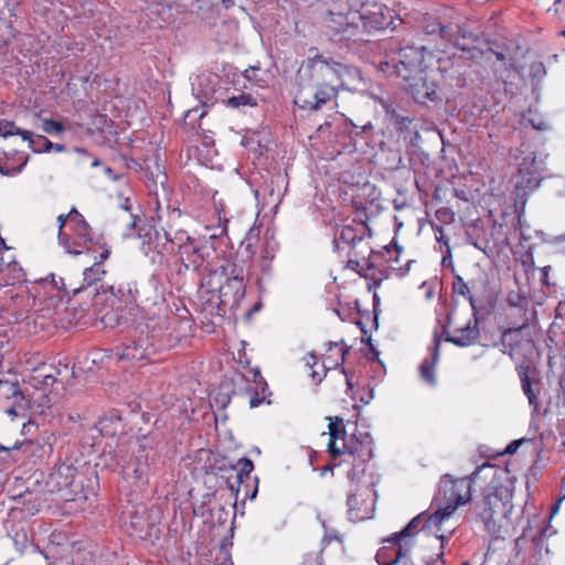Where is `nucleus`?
<instances>
[{"label":"nucleus","mask_w":565,"mask_h":565,"mask_svg":"<svg viewBox=\"0 0 565 565\" xmlns=\"http://www.w3.org/2000/svg\"><path fill=\"white\" fill-rule=\"evenodd\" d=\"M425 51V45L401 47L397 56L392 58L396 76L403 81H409L413 73L427 68Z\"/></svg>","instance_id":"0eeeda50"},{"label":"nucleus","mask_w":565,"mask_h":565,"mask_svg":"<svg viewBox=\"0 0 565 565\" xmlns=\"http://www.w3.org/2000/svg\"><path fill=\"white\" fill-rule=\"evenodd\" d=\"M109 291L119 300H124L126 296L134 297V295L137 292V288L135 284L127 282L119 284L117 287L111 285L109 286Z\"/></svg>","instance_id":"473e14b6"},{"label":"nucleus","mask_w":565,"mask_h":565,"mask_svg":"<svg viewBox=\"0 0 565 565\" xmlns=\"http://www.w3.org/2000/svg\"><path fill=\"white\" fill-rule=\"evenodd\" d=\"M447 342H450L457 347L465 348L477 342L479 338V327L477 315L473 313V320H470L465 327L458 328L450 334L445 329Z\"/></svg>","instance_id":"ddd939ff"},{"label":"nucleus","mask_w":565,"mask_h":565,"mask_svg":"<svg viewBox=\"0 0 565 565\" xmlns=\"http://www.w3.org/2000/svg\"><path fill=\"white\" fill-rule=\"evenodd\" d=\"M164 236L168 242L179 247V253L181 252L182 246H185L189 242H193L192 237L182 230L174 232L173 235L170 231H164Z\"/></svg>","instance_id":"c756f323"},{"label":"nucleus","mask_w":565,"mask_h":565,"mask_svg":"<svg viewBox=\"0 0 565 565\" xmlns=\"http://www.w3.org/2000/svg\"><path fill=\"white\" fill-rule=\"evenodd\" d=\"M343 342H330L329 343V351H332L333 349H337L339 351L340 361H337L333 366L342 365L345 361V355L349 352V348L342 347Z\"/></svg>","instance_id":"f704fd0d"},{"label":"nucleus","mask_w":565,"mask_h":565,"mask_svg":"<svg viewBox=\"0 0 565 565\" xmlns=\"http://www.w3.org/2000/svg\"><path fill=\"white\" fill-rule=\"evenodd\" d=\"M445 62H446V61H444L441 57H439V58H438V71H439L440 73L446 72V67L444 66V63H445Z\"/></svg>","instance_id":"8fccbe9b"},{"label":"nucleus","mask_w":565,"mask_h":565,"mask_svg":"<svg viewBox=\"0 0 565 565\" xmlns=\"http://www.w3.org/2000/svg\"><path fill=\"white\" fill-rule=\"evenodd\" d=\"M226 223H227V220H225L223 223L220 222V224H218L220 233L212 234L211 237L213 238V237L222 236V235L226 234V232H227Z\"/></svg>","instance_id":"a18cd8bd"},{"label":"nucleus","mask_w":565,"mask_h":565,"mask_svg":"<svg viewBox=\"0 0 565 565\" xmlns=\"http://www.w3.org/2000/svg\"><path fill=\"white\" fill-rule=\"evenodd\" d=\"M72 217L73 223L68 230L70 247H62L67 254L72 255H81L92 250L95 243L93 228L76 207H72Z\"/></svg>","instance_id":"6e6552de"},{"label":"nucleus","mask_w":565,"mask_h":565,"mask_svg":"<svg viewBox=\"0 0 565 565\" xmlns=\"http://www.w3.org/2000/svg\"><path fill=\"white\" fill-rule=\"evenodd\" d=\"M526 237L521 232V242L514 249V284L515 289H510L507 302L514 315L522 317L518 327H511L502 333L503 352L518 364V373L521 379L522 390L530 399V329L526 317L530 303V252L525 249ZM513 312L509 315L512 318Z\"/></svg>","instance_id":"f257e3e1"},{"label":"nucleus","mask_w":565,"mask_h":565,"mask_svg":"<svg viewBox=\"0 0 565 565\" xmlns=\"http://www.w3.org/2000/svg\"><path fill=\"white\" fill-rule=\"evenodd\" d=\"M97 428L102 435L115 436L122 430L121 418L116 413H110L98 420Z\"/></svg>","instance_id":"412c9836"},{"label":"nucleus","mask_w":565,"mask_h":565,"mask_svg":"<svg viewBox=\"0 0 565 565\" xmlns=\"http://www.w3.org/2000/svg\"><path fill=\"white\" fill-rule=\"evenodd\" d=\"M359 266H360V263H359L358 260H352V259H350V260H349V267H350V268L355 269V268H358Z\"/></svg>","instance_id":"5fc2aeb1"},{"label":"nucleus","mask_w":565,"mask_h":565,"mask_svg":"<svg viewBox=\"0 0 565 565\" xmlns=\"http://www.w3.org/2000/svg\"><path fill=\"white\" fill-rule=\"evenodd\" d=\"M531 162H532V166H533L534 162H535V157L534 156L532 157Z\"/></svg>","instance_id":"69168bd1"},{"label":"nucleus","mask_w":565,"mask_h":565,"mask_svg":"<svg viewBox=\"0 0 565 565\" xmlns=\"http://www.w3.org/2000/svg\"><path fill=\"white\" fill-rule=\"evenodd\" d=\"M394 247H395V249H396L397 254L399 255V254H401V252H402V247H401V246H398V245H397V244H395V243H394Z\"/></svg>","instance_id":"bf43d9fd"},{"label":"nucleus","mask_w":565,"mask_h":565,"mask_svg":"<svg viewBox=\"0 0 565 565\" xmlns=\"http://www.w3.org/2000/svg\"><path fill=\"white\" fill-rule=\"evenodd\" d=\"M13 399L12 405L7 409L9 414H19L21 411L34 408L35 397L26 390L19 388L17 381L0 380V401Z\"/></svg>","instance_id":"9d476101"},{"label":"nucleus","mask_w":565,"mask_h":565,"mask_svg":"<svg viewBox=\"0 0 565 565\" xmlns=\"http://www.w3.org/2000/svg\"><path fill=\"white\" fill-rule=\"evenodd\" d=\"M562 490H565V477L562 480ZM565 499V493L559 497L556 502L551 507V511L548 513L547 520L550 521L558 511L562 501Z\"/></svg>","instance_id":"e433bc0d"},{"label":"nucleus","mask_w":565,"mask_h":565,"mask_svg":"<svg viewBox=\"0 0 565 565\" xmlns=\"http://www.w3.org/2000/svg\"><path fill=\"white\" fill-rule=\"evenodd\" d=\"M57 223H58V234H57L58 243L61 246L70 247L68 232L65 231V227H67V230H70L71 224L73 223L72 210L67 214L58 215Z\"/></svg>","instance_id":"393cba45"},{"label":"nucleus","mask_w":565,"mask_h":565,"mask_svg":"<svg viewBox=\"0 0 565 565\" xmlns=\"http://www.w3.org/2000/svg\"><path fill=\"white\" fill-rule=\"evenodd\" d=\"M407 83V89L414 100L418 104L425 105L428 102H436L438 96V84L435 78V72H426V68L413 73Z\"/></svg>","instance_id":"1a4fd4ad"},{"label":"nucleus","mask_w":565,"mask_h":565,"mask_svg":"<svg viewBox=\"0 0 565 565\" xmlns=\"http://www.w3.org/2000/svg\"><path fill=\"white\" fill-rule=\"evenodd\" d=\"M10 263H11V260L6 262L2 257H0V264H4V265L9 266Z\"/></svg>","instance_id":"052dcab7"},{"label":"nucleus","mask_w":565,"mask_h":565,"mask_svg":"<svg viewBox=\"0 0 565 565\" xmlns=\"http://www.w3.org/2000/svg\"><path fill=\"white\" fill-rule=\"evenodd\" d=\"M33 139L34 143L29 142V146L34 152H50L51 150L62 152L65 150L64 145L53 143L44 136H36V138Z\"/></svg>","instance_id":"b1692460"},{"label":"nucleus","mask_w":565,"mask_h":565,"mask_svg":"<svg viewBox=\"0 0 565 565\" xmlns=\"http://www.w3.org/2000/svg\"><path fill=\"white\" fill-rule=\"evenodd\" d=\"M257 376H259V377H260V373H259V371H257V372L255 373V377H257Z\"/></svg>","instance_id":"774afa93"},{"label":"nucleus","mask_w":565,"mask_h":565,"mask_svg":"<svg viewBox=\"0 0 565 565\" xmlns=\"http://www.w3.org/2000/svg\"><path fill=\"white\" fill-rule=\"evenodd\" d=\"M550 269H551L550 266H544L539 269L540 270V281L542 282L543 286H546V287L551 286V282L548 281Z\"/></svg>","instance_id":"58836bf2"},{"label":"nucleus","mask_w":565,"mask_h":565,"mask_svg":"<svg viewBox=\"0 0 565 565\" xmlns=\"http://www.w3.org/2000/svg\"><path fill=\"white\" fill-rule=\"evenodd\" d=\"M57 381L52 374H47L44 376V385H53Z\"/></svg>","instance_id":"de8ad7c7"},{"label":"nucleus","mask_w":565,"mask_h":565,"mask_svg":"<svg viewBox=\"0 0 565 565\" xmlns=\"http://www.w3.org/2000/svg\"><path fill=\"white\" fill-rule=\"evenodd\" d=\"M316 363H317L316 356L315 355H310L309 360L307 361V365L309 367H312Z\"/></svg>","instance_id":"864d4df0"},{"label":"nucleus","mask_w":565,"mask_h":565,"mask_svg":"<svg viewBox=\"0 0 565 565\" xmlns=\"http://www.w3.org/2000/svg\"><path fill=\"white\" fill-rule=\"evenodd\" d=\"M532 129H536L540 131L550 130L551 124H550V121H547L545 119L532 118Z\"/></svg>","instance_id":"4c0bfd02"},{"label":"nucleus","mask_w":565,"mask_h":565,"mask_svg":"<svg viewBox=\"0 0 565 565\" xmlns=\"http://www.w3.org/2000/svg\"><path fill=\"white\" fill-rule=\"evenodd\" d=\"M202 278L209 292H217L222 302H237L245 295V269L233 258H223Z\"/></svg>","instance_id":"7ed1b4c3"},{"label":"nucleus","mask_w":565,"mask_h":565,"mask_svg":"<svg viewBox=\"0 0 565 565\" xmlns=\"http://www.w3.org/2000/svg\"><path fill=\"white\" fill-rule=\"evenodd\" d=\"M452 289H454V292L461 295L469 300V303L471 306L473 313L477 315L478 310H477L476 299L471 295L467 282L460 276L455 277V280L452 284Z\"/></svg>","instance_id":"bb28decb"},{"label":"nucleus","mask_w":565,"mask_h":565,"mask_svg":"<svg viewBox=\"0 0 565 565\" xmlns=\"http://www.w3.org/2000/svg\"><path fill=\"white\" fill-rule=\"evenodd\" d=\"M354 73L355 70L323 54L307 58L296 74L294 104L307 111L321 110L337 100L347 88V78Z\"/></svg>","instance_id":"f03ea898"},{"label":"nucleus","mask_w":565,"mask_h":565,"mask_svg":"<svg viewBox=\"0 0 565 565\" xmlns=\"http://www.w3.org/2000/svg\"><path fill=\"white\" fill-rule=\"evenodd\" d=\"M23 446V444L18 445L17 443L11 447L0 445V451H4L8 455H10L12 451L19 450Z\"/></svg>","instance_id":"c03bdc74"},{"label":"nucleus","mask_w":565,"mask_h":565,"mask_svg":"<svg viewBox=\"0 0 565 565\" xmlns=\"http://www.w3.org/2000/svg\"><path fill=\"white\" fill-rule=\"evenodd\" d=\"M523 189L520 186H516V193H515V201H514V210L518 214V221L520 225L522 224V221H525L526 217V198L525 193H522Z\"/></svg>","instance_id":"7c9ffc66"},{"label":"nucleus","mask_w":565,"mask_h":565,"mask_svg":"<svg viewBox=\"0 0 565 565\" xmlns=\"http://www.w3.org/2000/svg\"><path fill=\"white\" fill-rule=\"evenodd\" d=\"M437 239H438V242H443L444 241L443 235L440 237H438Z\"/></svg>","instance_id":"338daca9"},{"label":"nucleus","mask_w":565,"mask_h":565,"mask_svg":"<svg viewBox=\"0 0 565 565\" xmlns=\"http://www.w3.org/2000/svg\"><path fill=\"white\" fill-rule=\"evenodd\" d=\"M311 377H312L313 381H316V383H320L321 382V377L318 376V373L316 371H312Z\"/></svg>","instance_id":"6e6d98bb"},{"label":"nucleus","mask_w":565,"mask_h":565,"mask_svg":"<svg viewBox=\"0 0 565 565\" xmlns=\"http://www.w3.org/2000/svg\"><path fill=\"white\" fill-rule=\"evenodd\" d=\"M435 231L439 232L441 234L443 233V227L441 226H437V227H435Z\"/></svg>","instance_id":"680f3d73"},{"label":"nucleus","mask_w":565,"mask_h":565,"mask_svg":"<svg viewBox=\"0 0 565 565\" xmlns=\"http://www.w3.org/2000/svg\"><path fill=\"white\" fill-rule=\"evenodd\" d=\"M437 215L438 216L439 215L449 216L450 218L452 217V213L450 211H448V210H444V211L440 210V211L437 212Z\"/></svg>","instance_id":"603ef678"},{"label":"nucleus","mask_w":565,"mask_h":565,"mask_svg":"<svg viewBox=\"0 0 565 565\" xmlns=\"http://www.w3.org/2000/svg\"><path fill=\"white\" fill-rule=\"evenodd\" d=\"M441 340L437 332L434 334L431 360H424L419 366L422 379L429 385L436 384L435 365L439 360Z\"/></svg>","instance_id":"dca6fc26"},{"label":"nucleus","mask_w":565,"mask_h":565,"mask_svg":"<svg viewBox=\"0 0 565 565\" xmlns=\"http://www.w3.org/2000/svg\"><path fill=\"white\" fill-rule=\"evenodd\" d=\"M98 164H99V161L97 159L94 160L93 166L95 167V166H98Z\"/></svg>","instance_id":"e2e57ef3"},{"label":"nucleus","mask_w":565,"mask_h":565,"mask_svg":"<svg viewBox=\"0 0 565 565\" xmlns=\"http://www.w3.org/2000/svg\"><path fill=\"white\" fill-rule=\"evenodd\" d=\"M15 135L21 136L23 140H28L30 143H34V139L32 138L30 131L18 128L13 121L6 119L0 120L1 137L7 138Z\"/></svg>","instance_id":"5701e85b"},{"label":"nucleus","mask_w":565,"mask_h":565,"mask_svg":"<svg viewBox=\"0 0 565 565\" xmlns=\"http://www.w3.org/2000/svg\"><path fill=\"white\" fill-rule=\"evenodd\" d=\"M265 401V398H260L258 396L257 393L254 394V396L250 397V401H249V406L252 408H255V407H258L263 402Z\"/></svg>","instance_id":"37998d69"},{"label":"nucleus","mask_w":565,"mask_h":565,"mask_svg":"<svg viewBox=\"0 0 565 565\" xmlns=\"http://www.w3.org/2000/svg\"><path fill=\"white\" fill-rule=\"evenodd\" d=\"M0 247H1V249H6V250L10 249V247H8L6 245V242L2 237H0Z\"/></svg>","instance_id":"13d9d810"},{"label":"nucleus","mask_w":565,"mask_h":565,"mask_svg":"<svg viewBox=\"0 0 565 565\" xmlns=\"http://www.w3.org/2000/svg\"><path fill=\"white\" fill-rule=\"evenodd\" d=\"M422 29L428 36L461 45L459 42L461 28L457 23H444L436 17L426 15L423 19Z\"/></svg>","instance_id":"9b49d317"},{"label":"nucleus","mask_w":565,"mask_h":565,"mask_svg":"<svg viewBox=\"0 0 565 565\" xmlns=\"http://www.w3.org/2000/svg\"><path fill=\"white\" fill-rule=\"evenodd\" d=\"M180 254V259L185 267V269H209L210 266V248L203 246L199 247L194 245L193 242H189L185 246H182Z\"/></svg>","instance_id":"f8f14e48"},{"label":"nucleus","mask_w":565,"mask_h":565,"mask_svg":"<svg viewBox=\"0 0 565 565\" xmlns=\"http://www.w3.org/2000/svg\"><path fill=\"white\" fill-rule=\"evenodd\" d=\"M546 75L545 66L542 62L532 63V81H540L542 77Z\"/></svg>","instance_id":"c9c22d12"},{"label":"nucleus","mask_w":565,"mask_h":565,"mask_svg":"<svg viewBox=\"0 0 565 565\" xmlns=\"http://www.w3.org/2000/svg\"><path fill=\"white\" fill-rule=\"evenodd\" d=\"M63 308V303L56 298H49L45 300L44 306L40 308L39 317L46 320L49 323L56 324L60 320L57 316Z\"/></svg>","instance_id":"4be33fe9"},{"label":"nucleus","mask_w":565,"mask_h":565,"mask_svg":"<svg viewBox=\"0 0 565 565\" xmlns=\"http://www.w3.org/2000/svg\"><path fill=\"white\" fill-rule=\"evenodd\" d=\"M377 11L372 12V17L369 18V24L373 28L383 30L388 28L392 24V14L388 9H386L387 15L383 12L382 8H376Z\"/></svg>","instance_id":"a878e982"},{"label":"nucleus","mask_w":565,"mask_h":565,"mask_svg":"<svg viewBox=\"0 0 565 565\" xmlns=\"http://www.w3.org/2000/svg\"><path fill=\"white\" fill-rule=\"evenodd\" d=\"M42 129L46 134L56 135V134H61L64 130V126L60 121H56L53 119H44Z\"/></svg>","instance_id":"72a5a7b5"},{"label":"nucleus","mask_w":565,"mask_h":565,"mask_svg":"<svg viewBox=\"0 0 565 565\" xmlns=\"http://www.w3.org/2000/svg\"><path fill=\"white\" fill-rule=\"evenodd\" d=\"M494 469V466L483 463L478 467L469 477L452 479L450 476L446 475L444 478L449 479L450 488H449V498L448 502L444 508H438L436 510V515L433 518V522L437 521H446L448 520L457 510L459 505H462L470 501L471 499V483L478 478L479 473L486 469Z\"/></svg>","instance_id":"423d86ee"},{"label":"nucleus","mask_w":565,"mask_h":565,"mask_svg":"<svg viewBox=\"0 0 565 565\" xmlns=\"http://www.w3.org/2000/svg\"><path fill=\"white\" fill-rule=\"evenodd\" d=\"M525 531H526V529H524L522 535H520L515 540V548H516L518 553H520L521 551H524L526 548L527 537L525 535Z\"/></svg>","instance_id":"ea45409f"},{"label":"nucleus","mask_w":565,"mask_h":565,"mask_svg":"<svg viewBox=\"0 0 565 565\" xmlns=\"http://www.w3.org/2000/svg\"><path fill=\"white\" fill-rule=\"evenodd\" d=\"M341 423L342 419L335 417L329 424L328 450L333 458L340 455H348L352 458L353 468L348 472V477L353 479L356 469L373 457V448L371 441H362L353 438V436L348 439L344 429L340 426Z\"/></svg>","instance_id":"20e7f679"},{"label":"nucleus","mask_w":565,"mask_h":565,"mask_svg":"<svg viewBox=\"0 0 565 565\" xmlns=\"http://www.w3.org/2000/svg\"><path fill=\"white\" fill-rule=\"evenodd\" d=\"M371 497V490L367 486L355 484L348 494V507L352 515L359 519H363L362 512L367 513L370 504L367 501Z\"/></svg>","instance_id":"4468645a"},{"label":"nucleus","mask_w":565,"mask_h":565,"mask_svg":"<svg viewBox=\"0 0 565 565\" xmlns=\"http://www.w3.org/2000/svg\"><path fill=\"white\" fill-rule=\"evenodd\" d=\"M364 18L362 14H359V12L349 11L348 13L343 14L341 12H333L330 11V19H329V29H331L334 33H343L347 32L349 28L355 26V20Z\"/></svg>","instance_id":"f3484780"},{"label":"nucleus","mask_w":565,"mask_h":565,"mask_svg":"<svg viewBox=\"0 0 565 565\" xmlns=\"http://www.w3.org/2000/svg\"><path fill=\"white\" fill-rule=\"evenodd\" d=\"M102 252L99 254V262H95L93 266L85 268L83 273V279L84 282L87 286H90L102 279V277L105 275V269L103 268L102 263L109 257L110 249L106 247L105 244H100Z\"/></svg>","instance_id":"6ab92c4d"},{"label":"nucleus","mask_w":565,"mask_h":565,"mask_svg":"<svg viewBox=\"0 0 565 565\" xmlns=\"http://www.w3.org/2000/svg\"><path fill=\"white\" fill-rule=\"evenodd\" d=\"M491 51H492V53L495 55L497 60L502 61V62H504V61H505L507 56H505V53H504V51H503V50H501V51H494V50H492V49H491Z\"/></svg>","instance_id":"09e8293b"},{"label":"nucleus","mask_w":565,"mask_h":565,"mask_svg":"<svg viewBox=\"0 0 565 565\" xmlns=\"http://www.w3.org/2000/svg\"><path fill=\"white\" fill-rule=\"evenodd\" d=\"M524 441H525V438H521V439L510 443L507 446L504 454H510V455L514 454L518 450V448L520 447V445L523 444Z\"/></svg>","instance_id":"a19ab883"},{"label":"nucleus","mask_w":565,"mask_h":565,"mask_svg":"<svg viewBox=\"0 0 565 565\" xmlns=\"http://www.w3.org/2000/svg\"><path fill=\"white\" fill-rule=\"evenodd\" d=\"M362 237L358 236L354 228L350 226L343 227L339 235L334 238V244L339 246L341 243L347 245H355L356 242H361Z\"/></svg>","instance_id":"c85d7f7f"},{"label":"nucleus","mask_w":565,"mask_h":565,"mask_svg":"<svg viewBox=\"0 0 565 565\" xmlns=\"http://www.w3.org/2000/svg\"><path fill=\"white\" fill-rule=\"evenodd\" d=\"M226 106L233 109L239 107H255L257 105L256 99L250 94L242 93L237 96L230 97L225 102Z\"/></svg>","instance_id":"cd10ccee"},{"label":"nucleus","mask_w":565,"mask_h":565,"mask_svg":"<svg viewBox=\"0 0 565 565\" xmlns=\"http://www.w3.org/2000/svg\"><path fill=\"white\" fill-rule=\"evenodd\" d=\"M215 565H234L228 554H222L215 558Z\"/></svg>","instance_id":"79ce46f5"},{"label":"nucleus","mask_w":565,"mask_h":565,"mask_svg":"<svg viewBox=\"0 0 565 565\" xmlns=\"http://www.w3.org/2000/svg\"><path fill=\"white\" fill-rule=\"evenodd\" d=\"M511 494L509 490L499 484L494 479L486 487L482 493L479 516L488 532L494 534L499 532L500 525L495 516L504 515L508 511Z\"/></svg>","instance_id":"39448f33"},{"label":"nucleus","mask_w":565,"mask_h":565,"mask_svg":"<svg viewBox=\"0 0 565 565\" xmlns=\"http://www.w3.org/2000/svg\"><path fill=\"white\" fill-rule=\"evenodd\" d=\"M38 394L40 395L39 397H45V394L42 392H38Z\"/></svg>","instance_id":"0e129e2a"},{"label":"nucleus","mask_w":565,"mask_h":565,"mask_svg":"<svg viewBox=\"0 0 565 565\" xmlns=\"http://www.w3.org/2000/svg\"><path fill=\"white\" fill-rule=\"evenodd\" d=\"M550 530H551V526H550V525H547V526H546V527H544V529H541V530H540V535H541V537H542V536H544V535H546L547 531H550Z\"/></svg>","instance_id":"4d7b16f0"},{"label":"nucleus","mask_w":565,"mask_h":565,"mask_svg":"<svg viewBox=\"0 0 565 565\" xmlns=\"http://www.w3.org/2000/svg\"><path fill=\"white\" fill-rule=\"evenodd\" d=\"M122 473L130 478L132 477L143 486L148 482L149 476L152 473L151 463L149 462L148 455L145 454V450H140L138 455H136L134 468L130 467H121Z\"/></svg>","instance_id":"2eb2a0df"},{"label":"nucleus","mask_w":565,"mask_h":565,"mask_svg":"<svg viewBox=\"0 0 565 565\" xmlns=\"http://www.w3.org/2000/svg\"><path fill=\"white\" fill-rule=\"evenodd\" d=\"M147 342L148 341L146 339H139L138 341H134L131 344L125 345L119 359L130 362L142 361L148 356L150 351H152V349L147 345Z\"/></svg>","instance_id":"a211bd4d"},{"label":"nucleus","mask_w":565,"mask_h":565,"mask_svg":"<svg viewBox=\"0 0 565 565\" xmlns=\"http://www.w3.org/2000/svg\"><path fill=\"white\" fill-rule=\"evenodd\" d=\"M341 371L345 375V382H347L348 391H351L352 387H353L352 377L347 373V371L343 367L341 369Z\"/></svg>","instance_id":"49530a36"},{"label":"nucleus","mask_w":565,"mask_h":565,"mask_svg":"<svg viewBox=\"0 0 565 565\" xmlns=\"http://www.w3.org/2000/svg\"><path fill=\"white\" fill-rule=\"evenodd\" d=\"M18 3V0H0V22L11 24V18L14 15Z\"/></svg>","instance_id":"2f4dec72"},{"label":"nucleus","mask_w":565,"mask_h":565,"mask_svg":"<svg viewBox=\"0 0 565 565\" xmlns=\"http://www.w3.org/2000/svg\"><path fill=\"white\" fill-rule=\"evenodd\" d=\"M103 460L105 461L104 465L108 466L110 470H116L117 467L119 466V462H117L116 465H108L106 456L103 457Z\"/></svg>","instance_id":"3c124183"},{"label":"nucleus","mask_w":565,"mask_h":565,"mask_svg":"<svg viewBox=\"0 0 565 565\" xmlns=\"http://www.w3.org/2000/svg\"><path fill=\"white\" fill-rule=\"evenodd\" d=\"M233 470H236L235 482H228L231 490H239V486L244 483L254 470V463L249 458H241L236 465L231 466Z\"/></svg>","instance_id":"aec40b11"}]
</instances>
